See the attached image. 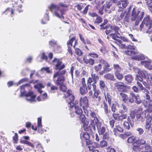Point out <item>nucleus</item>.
<instances>
[{
    "label": "nucleus",
    "instance_id": "obj_1",
    "mask_svg": "<svg viewBox=\"0 0 152 152\" xmlns=\"http://www.w3.org/2000/svg\"><path fill=\"white\" fill-rule=\"evenodd\" d=\"M137 30L149 34L152 33V19L148 15L145 17L143 21L137 28Z\"/></svg>",
    "mask_w": 152,
    "mask_h": 152
},
{
    "label": "nucleus",
    "instance_id": "obj_2",
    "mask_svg": "<svg viewBox=\"0 0 152 152\" xmlns=\"http://www.w3.org/2000/svg\"><path fill=\"white\" fill-rule=\"evenodd\" d=\"M31 88L29 84H27L20 87L21 94L20 96H25L26 100L30 102L35 101L36 95L32 91H30L26 93V91L27 89H29Z\"/></svg>",
    "mask_w": 152,
    "mask_h": 152
},
{
    "label": "nucleus",
    "instance_id": "obj_3",
    "mask_svg": "<svg viewBox=\"0 0 152 152\" xmlns=\"http://www.w3.org/2000/svg\"><path fill=\"white\" fill-rule=\"evenodd\" d=\"M144 15V12L141 9L136 10L134 8L132 11L131 16V20L132 21H134V27L137 29V28L138 27V25L141 21Z\"/></svg>",
    "mask_w": 152,
    "mask_h": 152
},
{
    "label": "nucleus",
    "instance_id": "obj_4",
    "mask_svg": "<svg viewBox=\"0 0 152 152\" xmlns=\"http://www.w3.org/2000/svg\"><path fill=\"white\" fill-rule=\"evenodd\" d=\"M65 7V5L63 4L60 3L59 5H56L52 4L49 6V8L52 12H54V15L57 17L64 19V17L63 15L65 14V10L64 9H61L60 7Z\"/></svg>",
    "mask_w": 152,
    "mask_h": 152
},
{
    "label": "nucleus",
    "instance_id": "obj_5",
    "mask_svg": "<svg viewBox=\"0 0 152 152\" xmlns=\"http://www.w3.org/2000/svg\"><path fill=\"white\" fill-rule=\"evenodd\" d=\"M66 73V71L64 70L61 71H58L54 74L53 76L54 78L58 77V79L56 80V84L57 85H61L60 86V89L64 92H65L66 90V88L65 85L62 84L64 80V78L63 75Z\"/></svg>",
    "mask_w": 152,
    "mask_h": 152
},
{
    "label": "nucleus",
    "instance_id": "obj_6",
    "mask_svg": "<svg viewBox=\"0 0 152 152\" xmlns=\"http://www.w3.org/2000/svg\"><path fill=\"white\" fill-rule=\"evenodd\" d=\"M146 112L145 110L142 111V108L139 107L137 109L134 110V113H131L134 114L136 116L137 121L142 122L146 117Z\"/></svg>",
    "mask_w": 152,
    "mask_h": 152
},
{
    "label": "nucleus",
    "instance_id": "obj_7",
    "mask_svg": "<svg viewBox=\"0 0 152 152\" xmlns=\"http://www.w3.org/2000/svg\"><path fill=\"white\" fill-rule=\"evenodd\" d=\"M99 86L100 89L104 91V93L105 98L106 100L107 101L109 104H110L111 103V96L107 92L108 89L107 86L105 85L104 82L102 80H100Z\"/></svg>",
    "mask_w": 152,
    "mask_h": 152
},
{
    "label": "nucleus",
    "instance_id": "obj_8",
    "mask_svg": "<svg viewBox=\"0 0 152 152\" xmlns=\"http://www.w3.org/2000/svg\"><path fill=\"white\" fill-rule=\"evenodd\" d=\"M90 114L91 122L89 125V127L90 130L92 132H95L96 130L95 124L99 121L97 118V115L91 111Z\"/></svg>",
    "mask_w": 152,
    "mask_h": 152
},
{
    "label": "nucleus",
    "instance_id": "obj_9",
    "mask_svg": "<svg viewBox=\"0 0 152 152\" xmlns=\"http://www.w3.org/2000/svg\"><path fill=\"white\" fill-rule=\"evenodd\" d=\"M129 12L126 11L122 12L120 15H117L115 18V19L118 21H120L124 19V23H128L129 22Z\"/></svg>",
    "mask_w": 152,
    "mask_h": 152
},
{
    "label": "nucleus",
    "instance_id": "obj_10",
    "mask_svg": "<svg viewBox=\"0 0 152 152\" xmlns=\"http://www.w3.org/2000/svg\"><path fill=\"white\" fill-rule=\"evenodd\" d=\"M119 113L118 114L113 113V114L112 116L115 120L122 121L127 118V115L126 113H125L124 111L121 110L119 111Z\"/></svg>",
    "mask_w": 152,
    "mask_h": 152
},
{
    "label": "nucleus",
    "instance_id": "obj_11",
    "mask_svg": "<svg viewBox=\"0 0 152 152\" xmlns=\"http://www.w3.org/2000/svg\"><path fill=\"white\" fill-rule=\"evenodd\" d=\"M135 118L134 115L130 113V116L128 117L127 121H125L123 123V126L125 129H129L130 128L129 124L131 126L134 123V119Z\"/></svg>",
    "mask_w": 152,
    "mask_h": 152
},
{
    "label": "nucleus",
    "instance_id": "obj_12",
    "mask_svg": "<svg viewBox=\"0 0 152 152\" xmlns=\"http://www.w3.org/2000/svg\"><path fill=\"white\" fill-rule=\"evenodd\" d=\"M86 144L88 145L89 150L91 152H99L96 149L99 146V144L97 143L88 140L86 142Z\"/></svg>",
    "mask_w": 152,
    "mask_h": 152
},
{
    "label": "nucleus",
    "instance_id": "obj_13",
    "mask_svg": "<svg viewBox=\"0 0 152 152\" xmlns=\"http://www.w3.org/2000/svg\"><path fill=\"white\" fill-rule=\"evenodd\" d=\"M118 33H112L110 34V36L113 39L115 40L116 41V43L118 45V46L121 48H126V47L125 45L122 43V42L121 40L118 39L120 38L119 37Z\"/></svg>",
    "mask_w": 152,
    "mask_h": 152
},
{
    "label": "nucleus",
    "instance_id": "obj_14",
    "mask_svg": "<svg viewBox=\"0 0 152 152\" xmlns=\"http://www.w3.org/2000/svg\"><path fill=\"white\" fill-rule=\"evenodd\" d=\"M53 62L56 66V69L59 70V71H61L60 70L65 67V65L62 64V61L59 59L55 58L53 61Z\"/></svg>",
    "mask_w": 152,
    "mask_h": 152
},
{
    "label": "nucleus",
    "instance_id": "obj_15",
    "mask_svg": "<svg viewBox=\"0 0 152 152\" xmlns=\"http://www.w3.org/2000/svg\"><path fill=\"white\" fill-rule=\"evenodd\" d=\"M37 128H38V132L41 134H42L44 132V130L42 128V119L40 118H38L37 126H36L35 127H34L33 126H32V129L35 131L37 130Z\"/></svg>",
    "mask_w": 152,
    "mask_h": 152
},
{
    "label": "nucleus",
    "instance_id": "obj_16",
    "mask_svg": "<svg viewBox=\"0 0 152 152\" xmlns=\"http://www.w3.org/2000/svg\"><path fill=\"white\" fill-rule=\"evenodd\" d=\"M95 126H96L98 132L100 135L103 134L106 131V126L102 124L100 121L95 124Z\"/></svg>",
    "mask_w": 152,
    "mask_h": 152
},
{
    "label": "nucleus",
    "instance_id": "obj_17",
    "mask_svg": "<svg viewBox=\"0 0 152 152\" xmlns=\"http://www.w3.org/2000/svg\"><path fill=\"white\" fill-rule=\"evenodd\" d=\"M80 104L81 106H82L85 113V108L88 106V101L87 97L86 96L81 97L80 100Z\"/></svg>",
    "mask_w": 152,
    "mask_h": 152
},
{
    "label": "nucleus",
    "instance_id": "obj_18",
    "mask_svg": "<svg viewBox=\"0 0 152 152\" xmlns=\"http://www.w3.org/2000/svg\"><path fill=\"white\" fill-rule=\"evenodd\" d=\"M152 118L151 115L149 114H147L146 124L145 125V129L148 131L151 129V133H152V123L150 124Z\"/></svg>",
    "mask_w": 152,
    "mask_h": 152
},
{
    "label": "nucleus",
    "instance_id": "obj_19",
    "mask_svg": "<svg viewBox=\"0 0 152 152\" xmlns=\"http://www.w3.org/2000/svg\"><path fill=\"white\" fill-rule=\"evenodd\" d=\"M114 85L118 91L123 92L125 91L126 86L124 83L118 82L114 83Z\"/></svg>",
    "mask_w": 152,
    "mask_h": 152
},
{
    "label": "nucleus",
    "instance_id": "obj_20",
    "mask_svg": "<svg viewBox=\"0 0 152 152\" xmlns=\"http://www.w3.org/2000/svg\"><path fill=\"white\" fill-rule=\"evenodd\" d=\"M103 1H102L101 2H99L97 4L96 6V8L98 11V13L101 15H102L103 14V10L104 9V6L103 5Z\"/></svg>",
    "mask_w": 152,
    "mask_h": 152
},
{
    "label": "nucleus",
    "instance_id": "obj_21",
    "mask_svg": "<svg viewBox=\"0 0 152 152\" xmlns=\"http://www.w3.org/2000/svg\"><path fill=\"white\" fill-rule=\"evenodd\" d=\"M143 104L147 108V111L148 112L151 113L152 112V102H150L149 101H145Z\"/></svg>",
    "mask_w": 152,
    "mask_h": 152
},
{
    "label": "nucleus",
    "instance_id": "obj_22",
    "mask_svg": "<svg viewBox=\"0 0 152 152\" xmlns=\"http://www.w3.org/2000/svg\"><path fill=\"white\" fill-rule=\"evenodd\" d=\"M142 65H144L145 67H147L149 69H152V65L151 64H152L151 61L149 59H147L141 62Z\"/></svg>",
    "mask_w": 152,
    "mask_h": 152
},
{
    "label": "nucleus",
    "instance_id": "obj_23",
    "mask_svg": "<svg viewBox=\"0 0 152 152\" xmlns=\"http://www.w3.org/2000/svg\"><path fill=\"white\" fill-rule=\"evenodd\" d=\"M66 99L67 102L68 103V106L70 108H73L74 104H75L72 102L74 99V97L73 95H71L70 96L68 97Z\"/></svg>",
    "mask_w": 152,
    "mask_h": 152
},
{
    "label": "nucleus",
    "instance_id": "obj_24",
    "mask_svg": "<svg viewBox=\"0 0 152 152\" xmlns=\"http://www.w3.org/2000/svg\"><path fill=\"white\" fill-rule=\"evenodd\" d=\"M47 86L50 91L51 93H54L56 91L58 88L56 86H54L51 84L50 82H48L47 84Z\"/></svg>",
    "mask_w": 152,
    "mask_h": 152
},
{
    "label": "nucleus",
    "instance_id": "obj_25",
    "mask_svg": "<svg viewBox=\"0 0 152 152\" xmlns=\"http://www.w3.org/2000/svg\"><path fill=\"white\" fill-rule=\"evenodd\" d=\"M73 43L74 44L73 47L75 48V45L77 44V42L74 37L72 38L69 40L67 42V46H69V45L71 46H72L73 45Z\"/></svg>",
    "mask_w": 152,
    "mask_h": 152
},
{
    "label": "nucleus",
    "instance_id": "obj_26",
    "mask_svg": "<svg viewBox=\"0 0 152 152\" xmlns=\"http://www.w3.org/2000/svg\"><path fill=\"white\" fill-rule=\"evenodd\" d=\"M78 102H75V104H74V108L75 110V112L77 115L81 114L83 112L81 108L79 107L77 104H78Z\"/></svg>",
    "mask_w": 152,
    "mask_h": 152
},
{
    "label": "nucleus",
    "instance_id": "obj_27",
    "mask_svg": "<svg viewBox=\"0 0 152 152\" xmlns=\"http://www.w3.org/2000/svg\"><path fill=\"white\" fill-rule=\"evenodd\" d=\"M83 61L86 64H89V65H92L94 63V60L91 58L87 59L86 57H84L83 58Z\"/></svg>",
    "mask_w": 152,
    "mask_h": 152
},
{
    "label": "nucleus",
    "instance_id": "obj_28",
    "mask_svg": "<svg viewBox=\"0 0 152 152\" xmlns=\"http://www.w3.org/2000/svg\"><path fill=\"white\" fill-rule=\"evenodd\" d=\"M117 130L121 132H122L123 131V129L119 125H116L115 127L113 130V132L114 133V134L115 136H117L118 133L117 132Z\"/></svg>",
    "mask_w": 152,
    "mask_h": 152
},
{
    "label": "nucleus",
    "instance_id": "obj_29",
    "mask_svg": "<svg viewBox=\"0 0 152 152\" xmlns=\"http://www.w3.org/2000/svg\"><path fill=\"white\" fill-rule=\"evenodd\" d=\"M136 137L134 136L129 137L127 140V142L129 143H135V142H138V140L136 141Z\"/></svg>",
    "mask_w": 152,
    "mask_h": 152
},
{
    "label": "nucleus",
    "instance_id": "obj_30",
    "mask_svg": "<svg viewBox=\"0 0 152 152\" xmlns=\"http://www.w3.org/2000/svg\"><path fill=\"white\" fill-rule=\"evenodd\" d=\"M34 87L35 88L37 89L38 91L40 93H41L42 92L41 90L42 88H44V86L40 83L37 85H34Z\"/></svg>",
    "mask_w": 152,
    "mask_h": 152
},
{
    "label": "nucleus",
    "instance_id": "obj_31",
    "mask_svg": "<svg viewBox=\"0 0 152 152\" xmlns=\"http://www.w3.org/2000/svg\"><path fill=\"white\" fill-rule=\"evenodd\" d=\"M104 77L106 79L110 80H115L114 75L110 73H108L105 75H104Z\"/></svg>",
    "mask_w": 152,
    "mask_h": 152
},
{
    "label": "nucleus",
    "instance_id": "obj_32",
    "mask_svg": "<svg viewBox=\"0 0 152 152\" xmlns=\"http://www.w3.org/2000/svg\"><path fill=\"white\" fill-rule=\"evenodd\" d=\"M115 72H120L122 70V69L118 64H114L113 65Z\"/></svg>",
    "mask_w": 152,
    "mask_h": 152
},
{
    "label": "nucleus",
    "instance_id": "obj_33",
    "mask_svg": "<svg viewBox=\"0 0 152 152\" xmlns=\"http://www.w3.org/2000/svg\"><path fill=\"white\" fill-rule=\"evenodd\" d=\"M132 149L135 152H139L140 151L141 148L140 145H135V143H134L133 144Z\"/></svg>",
    "mask_w": 152,
    "mask_h": 152
},
{
    "label": "nucleus",
    "instance_id": "obj_34",
    "mask_svg": "<svg viewBox=\"0 0 152 152\" xmlns=\"http://www.w3.org/2000/svg\"><path fill=\"white\" fill-rule=\"evenodd\" d=\"M135 97L136 96L132 92L130 93V96L128 99L129 102L131 103H133L134 102Z\"/></svg>",
    "mask_w": 152,
    "mask_h": 152
},
{
    "label": "nucleus",
    "instance_id": "obj_35",
    "mask_svg": "<svg viewBox=\"0 0 152 152\" xmlns=\"http://www.w3.org/2000/svg\"><path fill=\"white\" fill-rule=\"evenodd\" d=\"M110 28L111 29L112 32H114L115 33H118L119 35H120V34L118 33L119 28L118 27L115 26H110Z\"/></svg>",
    "mask_w": 152,
    "mask_h": 152
},
{
    "label": "nucleus",
    "instance_id": "obj_36",
    "mask_svg": "<svg viewBox=\"0 0 152 152\" xmlns=\"http://www.w3.org/2000/svg\"><path fill=\"white\" fill-rule=\"evenodd\" d=\"M80 91L82 94H84L88 92L86 86H81L80 88Z\"/></svg>",
    "mask_w": 152,
    "mask_h": 152
},
{
    "label": "nucleus",
    "instance_id": "obj_37",
    "mask_svg": "<svg viewBox=\"0 0 152 152\" xmlns=\"http://www.w3.org/2000/svg\"><path fill=\"white\" fill-rule=\"evenodd\" d=\"M111 4V3L109 2H106L105 4H103V5L104 6V10L106 12H108L109 13H110V11H108L107 9H110Z\"/></svg>",
    "mask_w": 152,
    "mask_h": 152
},
{
    "label": "nucleus",
    "instance_id": "obj_38",
    "mask_svg": "<svg viewBox=\"0 0 152 152\" xmlns=\"http://www.w3.org/2000/svg\"><path fill=\"white\" fill-rule=\"evenodd\" d=\"M120 95L123 101L125 102H126L128 99L127 95L122 92L120 93Z\"/></svg>",
    "mask_w": 152,
    "mask_h": 152
},
{
    "label": "nucleus",
    "instance_id": "obj_39",
    "mask_svg": "<svg viewBox=\"0 0 152 152\" xmlns=\"http://www.w3.org/2000/svg\"><path fill=\"white\" fill-rule=\"evenodd\" d=\"M146 76L147 82L152 85V74L147 73Z\"/></svg>",
    "mask_w": 152,
    "mask_h": 152
},
{
    "label": "nucleus",
    "instance_id": "obj_40",
    "mask_svg": "<svg viewBox=\"0 0 152 152\" xmlns=\"http://www.w3.org/2000/svg\"><path fill=\"white\" fill-rule=\"evenodd\" d=\"M100 63L102 64V66H103V68L104 70L110 66L109 64L103 60H101Z\"/></svg>",
    "mask_w": 152,
    "mask_h": 152
},
{
    "label": "nucleus",
    "instance_id": "obj_41",
    "mask_svg": "<svg viewBox=\"0 0 152 152\" xmlns=\"http://www.w3.org/2000/svg\"><path fill=\"white\" fill-rule=\"evenodd\" d=\"M92 101L94 102L97 105H98L101 101V97L99 96L98 97L93 98Z\"/></svg>",
    "mask_w": 152,
    "mask_h": 152
},
{
    "label": "nucleus",
    "instance_id": "obj_42",
    "mask_svg": "<svg viewBox=\"0 0 152 152\" xmlns=\"http://www.w3.org/2000/svg\"><path fill=\"white\" fill-rule=\"evenodd\" d=\"M125 80L128 83H130L133 80V78L131 75H128L125 76Z\"/></svg>",
    "mask_w": 152,
    "mask_h": 152
},
{
    "label": "nucleus",
    "instance_id": "obj_43",
    "mask_svg": "<svg viewBox=\"0 0 152 152\" xmlns=\"http://www.w3.org/2000/svg\"><path fill=\"white\" fill-rule=\"evenodd\" d=\"M107 143L106 140H102L100 142L99 144V145L98 147L101 148H104L107 146Z\"/></svg>",
    "mask_w": 152,
    "mask_h": 152
},
{
    "label": "nucleus",
    "instance_id": "obj_44",
    "mask_svg": "<svg viewBox=\"0 0 152 152\" xmlns=\"http://www.w3.org/2000/svg\"><path fill=\"white\" fill-rule=\"evenodd\" d=\"M49 20V18L48 15V13H46L45 15V17L41 20V23L43 24H45L46 23V21Z\"/></svg>",
    "mask_w": 152,
    "mask_h": 152
},
{
    "label": "nucleus",
    "instance_id": "obj_45",
    "mask_svg": "<svg viewBox=\"0 0 152 152\" xmlns=\"http://www.w3.org/2000/svg\"><path fill=\"white\" fill-rule=\"evenodd\" d=\"M91 76L93 81L95 83H96L97 81H98L99 79L98 76L96 75L95 74L92 72L91 74Z\"/></svg>",
    "mask_w": 152,
    "mask_h": 152
},
{
    "label": "nucleus",
    "instance_id": "obj_46",
    "mask_svg": "<svg viewBox=\"0 0 152 152\" xmlns=\"http://www.w3.org/2000/svg\"><path fill=\"white\" fill-rule=\"evenodd\" d=\"M20 142L21 143L27 144L33 148L34 147V145L32 143L27 141L22 140Z\"/></svg>",
    "mask_w": 152,
    "mask_h": 152
},
{
    "label": "nucleus",
    "instance_id": "obj_47",
    "mask_svg": "<svg viewBox=\"0 0 152 152\" xmlns=\"http://www.w3.org/2000/svg\"><path fill=\"white\" fill-rule=\"evenodd\" d=\"M115 77L119 80H121L123 76L122 74L120 73V72H115Z\"/></svg>",
    "mask_w": 152,
    "mask_h": 152
},
{
    "label": "nucleus",
    "instance_id": "obj_48",
    "mask_svg": "<svg viewBox=\"0 0 152 152\" xmlns=\"http://www.w3.org/2000/svg\"><path fill=\"white\" fill-rule=\"evenodd\" d=\"M145 150L147 152H152V147L150 145L146 144L145 147Z\"/></svg>",
    "mask_w": 152,
    "mask_h": 152
},
{
    "label": "nucleus",
    "instance_id": "obj_49",
    "mask_svg": "<svg viewBox=\"0 0 152 152\" xmlns=\"http://www.w3.org/2000/svg\"><path fill=\"white\" fill-rule=\"evenodd\" d=\"M147 73L145 71H141L140 70L139 73L138 75L142 77V78H145L146 77Z\"/></svg>",
    "mask_w": 152,
    "mask_h": 152
},
{
    "label": "nucleus",
    "instance_id": "obj_50",
    "mask_svg": "<svg viewBox=\"0 0 152 152\" xmlns=\"http://www.w3.org/2000/svg\"><path fill=\"white\" fill-rule=\"evenodd\" d=\"M41 71H45L48 73H52V72L50 70L48 67H44L41 69Z\"/></svg>",
    "mask_w": 152,
    "mask_h": 152
},
{
    "label": "nucleus",
    "instance_id": "obj_51",
    "mask_svg": "<svg viewBox=\"0 0 152 152\" xmlns=\"http://www.w3.org/2000/svg\"><path fill=\"white\" fill-rule=\"evenodd\" d=\"M143 78H142V77L138 75H136L135 79L137 81V82H142L143 83V82H145V81H143Z\"/></svg>",
    "mask_w": 152,
    "mask_h": 152
},
{
    "label": "nucleus",
    "instance_id": "obj_52",
    "mask_svg": "<svg viewBox=\"0 0 152 152\" xmlns=\"http://www.w3.org/2000/svg\"><path fill=\"white\" fill-rule=\"evenodd\" d=\"M120 2H122V6L124 8L126 7L128 3L127 0H121Z\"/></svg>",
    "mask_w": 152,
    "mask_h": 152
},
{
    "label": "nucleus",
    "instance_id": "obj_53",
    "mask_svg": "<svg viewBox=\"0 0 152 152\" xmlns=\"http://www.w3.org/2000/svg\"><path fill=\"white\" fill-rule=\"evenodd\" d=\"M125 53L126 54L131 56L134 54H135V53L134 51L133 50H127L125 51Z\"/></svg>",
    "mask_w": 152,
    "mask_h": 152
},
{
    "label": "nucleus",
    "instance_id": "obj_54",
    "mask_svg": "<svg viewBox=\"0 0 152 152\" xmlns=\"http://www.w3.org/2000/svg\"><path fill=\"white\" fill-rule=\"evenodd\" d=\"M102 68V64L100 63V64H98L97 65H96L95 66L94 69L96 71L98 72L100 71L101 69Z\"/></svg>",
    "mask_w": 152,
    "mask_h": 152
},
{
    "label": "nucleus",
    "instance_id": "obj_55",
    "mask_svg": "<svg viewBox=\"0 0 152 152\" xmlns=\"http://www.w3.org/2000/svg\"><path fill=\"white\" fill-rule=\"evenodd\" d=\"M105 25V24L104 23H102L100 25L101 28L100 29H107L109 28V27L110 26V25H106V26H104Z\"/></svg>",
    "mask_w": 152,
    "mask_h": 152
},
{
    "label": "nucleus",
    "instance_id": "obj_56",
    "mask_svg": "<svg viewBox=\"0 0 152 152\" xmlns=\"http://www.w3.org/2000/svg\"><path fill=\"white\" fill-rule=\"evenodd\" d=\"M105 25V24L104 23H102L100 25L101 28L100 29H107L109 28V27L110 26V25H106V26H104Z\"/></svg>",
    "mask_w": 152,
    "mask_h": 152
},
{
    "label": "nucleus",
    "instance_id": "obj_57",
    "mask_svg": "<svg viewBox=\"0 0 152 152\" xmlns=\"http://www.w3.org/2000/svg\"><path fill=\"white\" fill-rule=\"evenodd\" d=\"M83 137L84 139L86 140H88L89 138V135L87 132H84L83 134Z\"/></svg>",
    "mask_w": 152,
    "mask_h": 152
},
{
    "label": "nucleus",
    "instance_id": "obj_58",
    "mask_svg": "<svg viewBox=\"0 0 152 152\" xmlns=\"http://www.w3.org/2000/svg\"><path fill=\"white\" fill-rule=\"evenodd\" d=\"M100 91L99 90H96L95 91L94 96L93 98L98 97V96L100 94Z\"/></svg>",
    "mask_w": 152,
    "mask_h": 152
},
{
    "label": "nucleus",
    "instance_id": "obj_59",
    "mask_svg": "<svg viewBox=\"0 0 152 152\" xmlns=\"http://www.w3.org/2000/svg\"><path fill=\"white\" fill-rule=\"evenodd\" d=\"M135 99V102L138 104H140L142 102V101L138 96H136Z\"/></svg>",
    "mask_w": 152,
    "mask_h": 152
},
{
    "label": "nucleus",
    "instance_id": "obj_60",
    "mask_svg": "<svg viewBox=\"0 0 152 152\" xmlns=\"http://www.w3.org/2000/svg\"><path fill=\"white\" fill-rule=\"evenodd\" d=\"M14 10L11 8H8L6 10L5 12H7L8 14H13Z\"/></svg>",
    "mask_w": 152,
    "mask_h": 152
},
{
    "label": "nucleus",
    "instance_id": "obj_61",
    "mask_svg": "<svg viewBox=\"0 0 152 152\" xmlns=\"http://www.w3.org/2000/svg\"><path fill=\"white\" fill-rule=\"evenodd\" d=\"M102 21V18L100 17H97L96 19L95 22L97 23H100Z\"/></svg>",
    "mask_w": 152,
    "mask_h": 152
},
{
    "label": "nucleus",
    "instance_id": "obj_62",
    "mask_svg": "<svg viewBox=\"0 0 152 152\" xmlns=\"http://www.w3.org/2000/svg\"><path fill=\"white\" fill-rule=\"evenodd\" d=\"M76 53L78 56H80L82 54V52L78 48H76L75 49Z\"/></svg>",
    "mask_w": 152,
    "mask_h": 152
},
{
    "label": "nucleus",
    "instance_id": "obj_63",
    "mask_svg": "<svg viewBox=\"0 0 152 152\" xmlns=\"http://www.w3.org/2000/svg\"><path fill=\"white\" fill-rule=\"evenodd\" d=\"M103 108L104 109L105 112L106 114L108 113V110L107 108V106L105 103L104 102H103Z\"/></svg>",
    "mask_w": 152,
    "mask_h": 152
},
{
    "label": "nucleus",
    "instance_id": "obj_64",
    "mask_svg": "<svg viewBox=\"0 0 152 152\" xmlns=\"http://www.w3.org/2000/svg\"><path fill=\"white\" fill-rule=\"evenodd\" d=\"M116 106H118V104H113L112 106L111 110L113 112H115V111L116 110Z\"/></svg>",
    "mask_w": 152,
    "mask_h": 152
}]
</instances>
